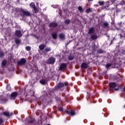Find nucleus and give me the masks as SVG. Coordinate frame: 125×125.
<instances>
[{"label": "nucleus", "instance_id": "f257e3e1", "mask_svg": "<svg viewBox=\"0 0 125 125\" xmlns=\"http://www.w3.org/2000/svg\"><path fill=\"white\" fill-rule=\"evenodd\" d=\"M18 11V12H20V13L22 12V14H21V16H26L27 17H31V16H32V14H31L30 11L24 10V9L22 8L19 9Z\"/></svg>", "mask_w": 125, "mask_h": 125}, {"label": "nucleus", "instance_id": "f03ea898", "mask_svg": "<svg viewBox=\"0 0 125 125\" xmlns=\"http://www.w3.org/2000/svg\"><path fill=\"white\" fill-rule=\"evenodd\" d=\"M26 63H27V60L24 58H21L20 61L17 62V64L19 66H24L26 65Z\"/></svg>", "mask_w": 125, "mask_h": 125}, {"label": "nucleus", "instance_id": "7ed1b4c3", "mask_svg": "<svg viewBox=\"0 0 125 125\" xmlns=\"http://www.w3.org/2000/svg\"><path fill=\"white\" fill-rule=\"evenodd\" d=\"M68 85V83H63L62 82L59 83L56 86H55V88L56 89H58L59 88H62L64 86H67Z\"/></svg>", "mask_w": 125, "mask_h": 125}, {"label": "nucleus", "instance_id": "20e7f679", "mask_svg": "<svg viewBox=\"0 0 125 125\" xmlns=\"http://www.w3.org/2000/svg\"><path fill=\"white\" fill-rule=\"evenodd\" d=\"M65 113L67 115L71 116V117H74L76 116V110L73 109H68L65 111Z\"/></svg>", "mask_w": 125, "mask_h": 125}, {"label": "nucleus", "instance_id": "39448f33", "mask_svg": "<svg viewBox=\"0 0 125 125\" xmlns=\"http://www.w3.org/2000/svg\"><path fill=\"white\" fill-rule=\"evenodd\" d=\"M55 61H56L55 58L53 57H51L47 60L46 63V64H52V65H53V64L55 63Z\"/></svg>", "mask_w": 125, "mask_h": 125}, {"label": "nucleus", "instance_id": "423d86ee", "mask_svg": "<svg viewBox=\"0 0 125 125\" xmlns=\"http://www.w3.org/2000/svg\"><path fill=\"white\" fill-rule=\"evenodd\" d=\"M67 66H68V64L66 63H62L61 64L60 66L59 67V70L62 71V72H64L65 69L67 68Z\"/></svg>", "mask_w": 125, "mask_h": 125}, {"label": "nucleus", "instance_id": "0eeeda50", "mask_svg": "<svg viewBox=\"0 0 125 125\" xmlns=\"http://www.w3.org/2000/svg\"><path fill=\"white\" fill-rule=\"evenodd\" d=\"M108 86L109 88H115L117 87V83L115 82H110L108 84Z\"/></svg>", "mask_w": 125, "mask_h": 125}, {"label": "nucleus", "instance_id": "6e6552de", "mask_svg": "<svg viewBox=\"0 0 125 125\" xmlns=\"http://www.w3.org/2000/svg\"><path fill=\"white\" fill-rule=\"evenodd\" d=\"M58 26V23L54 22H51L49 24V27L50 28H56Z\"/></svg>", "mask_w": 125, "mask_h": 125}, {"label": "nucleus", "instance_id": "1a4fd4ad", "mask_svg": "<svg viewBox=\"0 0 125 125\" xmlns=\"http://www.w3.org/2000/svg\"><path fill=\"white\" fill-rule=\"evenodd\" d=\"M36 122V119L33 117H30L29 119V120L27 122V124L30 125L32 124H34Z\"/></svg>", "mask_w": 125, "mask_h": 125}, {"label": "nucleus", "instance_id": "9d476101", "mask_svg": "<svg viewBox=\"0 0 125 125\" xmlns=\"http://www.w3.org/2000/svg\"><path fill=\"white\" fill-rule=\"evenodd\" d=\"M15 35L16 37H18L19 38L22 37V33H21V31L20 30H16Z\"/></svg>", "mask_w": 125, "mask_h": 125}, {"label": "nucleus", "instance_id": "9b49d317", "mask_svg": "<svg viewBox=\"0 0 125 125\" xmlns=\"http://www.w3.org/2000/svg\"><path fill=\"white\" fill-rule=\"evenodd\" d=\"M18 96V93H17V92H14L11 94V97H12L13 99H15Z\"/></svg>", "mask_w": 125, "mask_h": 125}, {"label": "nucleus", "instance_id": "f8f14e48", "mask_svg": "<svg viewBox=\"0 0 125 125\" xmlns=\"http://www.w3.org/2000/svg\"><path fill=\"white\" fill-rule=\"evenodd\" d=\"M7 64V60H6V59H4L2 61V62L1 63V66L2 68H3V67H5V66H6Z\"/></svg>", "mask_w": 125, "mask_h": 125}, {"label": "nucleus", "instance_id": "ddd939ff", "mask_svg": "<svg viewBox=\"0 0 125 125\" xmlns=\"http://www.w3.org/2000/svg\"><path fill=\"white\" fill-rule=\"evenodd\" d=\"M51 36L54 40H56L57 39V32L56 31L52 32Z\"/></svg>", "mask_w": 125, "mask_h": 125}, {"label": "nucleus", "instance_id": "4468645a", "mask_svg": "<svg viewBox=\"0 0 125 125\" xmlns=\"http://www.w3.org/2000/svg\"><path fill=\"white\" fill-rule=\"evenodd\" d=\"M98 38V37L96 34H92L90 36V39H91V40H92L93 41H95L97 40Z\"/></svg>", "mask_w": 125, "mask_h": 125}, {"label": "nucleus", "instance_id": "2eb2a0df", "mask_svg": "<svg viewBox=\"0 0 125 125\" xmlns=\"http://www.w3.org/2000/svg\"><path fill=\"white\" fill-rule=\"evenodd\" d=\"M95 32V30L94 29V27H90V29H89L88 34L89 35H90L91 34H93Z\"/></svg>", "mask_w": 125, "mask_h": 125}, {"label": "nucleus", "instance_id": "dca6fc26", "mask_svg": "<svg viewBox=\"0 0 125 125\" xmlns=\"http://www.w3.org/2000/svg\"><path fill=\"white\" fill-rule=\"evenodd\" d=\"M45 46H46V45H44V44H41L39 46V49L40 50H43V49L45 48Z\"/></svg>", "mask_w": 125, "mask_h": 125}, {"label": "nucleus", "instance_id": "f3484780", "mask_svg": "<svg viewBox=\"0 0 125 125\" xmlns=\"http://www.w3.org/2000/svg\"><path fill=\"white\" fill-rule=\"evenodd\" d=\"M2 114L4 115L5 117H10L11 114L9 113V112L5 111L2 113Z\"/></svg>", "mask_w": 125, "mask_h": 125}, {"label": "nucleus", "instance_id": "a211bd4d", "mask_svg": "<svg viewBox=\"0 0 125 125\" xmlns=\"http://www.w3.org/2000/svg\"><path fill=\"white\" fill-rule=\"evenodd\" d=\"M102 27H103V28H109V23H108V22H104L103 24Z\"/></svg>", "mask_w": 125, "mask_h": 125}, {"label": "nucleus", "instance_id": "6ab92c4d", "mask_svg": "<svg viewBox=\"0 0 125 125\" xmlns=\"http://www.w3.org/2000/svg\"><path fill=\"white\" fill-rule=\"evenodd\" d=\"M33 13H35V14H37V13H38V12H39V8H37V7L36 6L34 8H33Z\"/></svg>", "mask_w": 125, "mask_h": 125}, {"label": "nucleus", "instance_id": "aec40b11", "mask_svg": "<svg viewBox=\"0 0 125 125\" xmlns=\"http://www.w3.org/2000/svg\"><path fill=\"white\" fill-rule=\"evenodd\" d=\"M65 34H64L63 33H61L59 35V38L61 40H65Z\"/></svg>", "mask_w": 125, "mask_h": 125}, {"label": "nucleus", "instance_id": "412c9836", "mask_svg": "<svg viewBox=\"0 0 125 125\" xmlns=\"http://www.w3.org/2000/svg\"><path fill=\"white\" fill-rule=\"evenodd\" d=\"M97 52L99 54H103V53L105 52V51L103 50L102 49H100L99 50H97Z\"/></svg>", "mask_w": 125, "mask_h": 125}, {"label": "nucleus", "instance_id": "4be33fe9", "mask_svg": "<svg viewBox=\"0 0 125 125\" xmlns=\"http://www.w3.org/2000/svg\"><path fill=\"white\" fill-rule=\"evenodd\" d=\"M81 67L84 69H86L87 68V64L85 62H83L81 65Z\"/></svg>", "mask_w": 125, "mask_h": 125}, {"label": "nucleus", "instance_id": "5701e85b", "mask_svg": "<svg viewBox=\"0 0 125 125\" xmlns=\"http://www.w3.org/2000/svg\"><path fill=\"white\" fill-rule=\"evenodd\" d=\"M29 6L31 8H34V7H36V4H35V2H32L30 3Z\"/></svg>", "mask_w": 125, "mask_h": 125}, {"label": "nucleus", "instance_id": "b1692460", "mask_svg": "<svg viewBox=\"0 0 125 125\" xmlns=\"http://www.w3.org/2000/svg\"><path fill=\"white\" fill-rule=\"evenodd\" d=\"M40 83H42V84L45 85L47 83L46 81L44 80V79L41 80L40 81Z\"/></svg>", "mask_w": 125, "mask_h": 125}, {"label": "nucleus", "instance_id": "393cba45", "mask_svg": "<svg viewBox=\"0 0 125 125\" xmlns=\"http://www.w3.org/2000/svg\"><path fill=\"white\" fill-rule=\"evenodd\" d=\"M74 59H75V56L74 55H70L68 57L69 60H74Z\"/></svg>", "mask_w": 125, "mask_h": 125}, {"label": "nucleus", "instance_id": "a878e982", "mask_svg": "<svg viewBox=\"0 0 125 125\" xmlns=\"http://www.w3.org/2000/svg\"><path fill=\"white\" fill-rule=\"evenodd\" d=\"M15 42L17 44H21V41L19 39H16Z\"/></svg>", "mask_w": 125, "mask_h": 125}, {"label": "nucleus", "instance_id": "bb28decb", "mask_svg": "<svg viewBox=\"0 0 125 125\" xmlns=\"http://www.w3.org/2000/svg\"><path fill=\"white\" fill-rule=\"evenodd\" d=\"M45 51L46 52H49V51H51V48L47 47L46 48H45Z\"/></svg>", "mask_w": 125, "mask_h": 125}, {"label": "nucleus", "instance_id": "cd10ccee", "mask_svg": "<svg viewBox=\"0 0 125 125\" xmlns=\"http://www.w3.org/2000/svg\"><path fill=\"white\" fill-rule=\"evenodd\" d=\"M5 55V54L3 52H0V58H2V57H4Z\"/></svg>", "mask_w": 125, "mask_h": 125}, {"label": "nucleus", "instance_id": "c85d7f7f", "mask_svg": "<svg viewBox=\"0 0 125 125\" xmlns=\"http://www.w3.org/2000/svg\"><path fill=\"white\" fill-rule=\"evenodd\" d=\"M89 12H92V9L88 8V9L86 10V13H89Z\"/></svg>", "mask_w": 125, "mask_h": 125}, {"label": "nucleus", "instance_id": "c756f323", "mask_svg": "<svg viewBox=\"0 0 125 125\" xmlns=\"http://www.w3.org/2000/svg\"><path fill=\"white\" fill-rule=\"evenodd\" d=\"M70 22H71V21H70V20H69V19L65 20L64 21L65 24H70Z\"/></svg>", "mask_w": 125, "mask_h": 125}, {"label": "nucleus", "instance_id": "7c9ffc66", "mask_svg": "<svg viewBox=\"0 0 125 125\" xmlns=\"http://www.w3.org/2000/svg\"><path fill=\"white\" fill-rule=\"evenodd\" d=\"M25 49H26V50H27V51H30V50H31V46H27L25 47Z\"/></svg>", "mask_w": 125, "mask_h": 125}, {"label": "nucleus", "instance_id": "2f4dec72", "mask_svg": "<svg viewBox=\"0 0 125 125\" xmlns=\"http://www.w3.org/2000/svg\"><path fill=\"white\" fill-rule=\"evenodd\" d=\"M78 10H79V11H80V12H83V7L81 6H79Z\"/></svg>", "mask_w": 125, "mask_h": 125}, {"label": "nucleus", "instance_id": "473e14b6", "mask_svg": "<svg viewBox=\"0 0 125 125\" xmlns=\"http://www.w3.org/2000/svg\"><path fill=\"white\" fill-rule=\"evenodd\" d=\"M112 66V63H107L106 64L105 66L106 68H110V67H111Z\"/></svg>", "mask_w": 125, "mask_h": 125}, {"label": "nucleus", "instance_id": "72a5a7b5", "mask_svg": "<svg viewBox=\"0 0 125 125\" xmlns=\"http://www.w3.org/2000/svg\"><path fill=\"white\" fill-rule=\"evenodd\" d=\"M7 90L8 91H10V90H11V87H10V85H7Z\"/></svg>", "mask_w": 125, "mask_h": 125}, {"label": "nucleus", "instance_id": "f704fd0d", "mask_svg": "<svg viewBox=\"0 0 125 125\" xmlns=\"http://www.w3.org/2000/svg\"><path fill=\"white\" fill-rule=\"evenodd\" d=\"M99 4L100 5H104V1H99L98 2Z\"/></svg>", "mask_w": 125, "mask_h": 125}, {"label": "nucleus", "instance_id": "c9c22d12", "mask_svg": "<svg viewBox=\"0 0 125 125\" xmlns=\"http://www.w3.org/2000/svg\"><path fill=\"white\" fill-rule=\"evenodd\" d=\"M58 109L60 112H63V108L62 107H58Z\"/></svg>", "mask_w": 125, "mask_h": 125}, {"label": "nucleus", "instance_id": "e433bc0d", "mask_svg": "<svg viewBox=\"0 0 125 125\" xmlns=\"http://www.w3.org/2000/svg\"><path fill=\"white\" fill-rule=\"evenodd\" d=\"M121 53H122V54H123L124 55H125V49H122V50H121Z\"/></svg>", "mask_w": 125, "mask_h": 125}, {"label": "nucleus", "instance_id": "4c0bfd02", "mask_svg": "<svg viewBox=\"0 0 125 125\" xmlns=\"http://www.w3.org/2000/svg\"><path fill=\"white\" fill-rule=\"evenodd\" d=\"M0 98H1V100H2L3 101H5V100H6V98H4V97L3 96H1Z\"/></svg>", "mask_w": 125, "mask_h": 125}, {"label": "nucleus", "instance_id": "58836bf2", "mask_svg": "<svg viewBox=\"0 0 125 125\" xmlns=\"http://www.w3.org/2000/svg\"><path fill=\"white\" fill-rule=\"evenodd\" d=\"M49 103H52V100H50L49 102H47L46 103L45 105H48V104H49Z\"/></svg>", "mask_w": 125, "mask_h": 125}, {"label": "nucleus", "instance_id": "ea45409f", "mask_svg": "<svg viewBox=\"0 0 125 125\" xmlns=\"http://www.w3.org/2000/svg\"><path fill=\"white\" fill-rule=\"evenodd\" d=\"M3 120L2 119L0 118V125H1V124H3Z\"/></svg>", "mask_w": 125, "mask_h": 125}, {"label": "nucleus", "instance_id": "a19ab883", "mask_svg": "<svg viewBox=\"0 0 125 125\" xmlns=\"http://www.w3.org/2000/svg\"><path fill=\"white\" fill-rule=\"evenodd\" d=\"M115 91H117L118 90H119V88H114Z\"/></svg>", "mask_w": 125, "mask_h": 125}, {"label": "nucleus", "instance_id": "79ce46f5", "mask_svg": "<svg viewBox=\"0 0 125 125\" xmlns=\"http://www.w3.org/2000/svg\"><path fill=\"white\" fill-rule=\"evenodd\" d=\"M59 15L60 16H62V13H59Z\"/></svg>", "mask_w": 125, "mask_h": 125}, {"label": "nucleus", "instance_id": "37998d69", "mask_svg": "<svg viewBox=\"0 0 125 125\" xmlns=\"http://www.w3.org/2000/svg\"><path fill=\"white\" fill-rule=\"evenodd\" d=\"M89 2V1H93V0H87Z\"/></svg>", "mask_w": 125, "mask_h": 125}, {"label": "nucleus", "instance_id": "c03bdc74", "mask_svg": "<svg viewBox=\"0 0 125 125\" xmlns=\"http://www.w3.org/2000/svg\"><path fill=\"white\" fill-rule=\"evenodd\" d=\"M124 89V91H125V86Z\"/></svg>", "mask_w": 125, "mask_h": 125}, {"label": "nucleus", "instance_id": "a18cd8bd", "mask_svg": "<svg viewBox=\"0 0 125 125\" xmlns=\"http://www.w3.org/2000/svg\"><path fill=\"white\" fill-rule=\"evenodd\" d=\"M43 104H44V101H43Z\"/></svg>", "mask_w": 125, "mask_h": 125}, {"label": "nucleus", "instance_id": "49530a36", "mask_svg": "<svg viewBox=\"0 0 125 125\" xmlns=\"http://www.w3.org/2000/svg\"><path fill=\"white\" fill-rule=\"evenodd\" d=\"M125 105L124 106V108H125Z\"/></svg>", "mask_w": 125, "mask_h": 125}]
</instances>
